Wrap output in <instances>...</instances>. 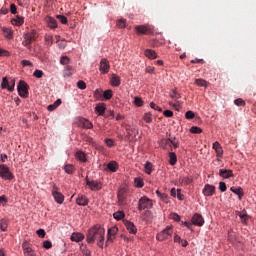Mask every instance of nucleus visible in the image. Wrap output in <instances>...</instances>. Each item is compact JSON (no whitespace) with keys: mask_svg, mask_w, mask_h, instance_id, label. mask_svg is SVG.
Listing matches in <instances>:
<instances>
[{"mask_svg":"<svg viewBox=\"0 0 256 256\" xmlns=\"http://www.w3.org/2000/svg\"><path fill=\"white\" fill-rule=\"evenodd\" d=\"M86 241L89 244L95 243L98 241V247L103 248V241H105V228L95 225L94 227L88 230Z\"/></svg>","mask_w":256,"mask_h":256,"instance_id":"obj_1","label":"nucleus"},{"mask_svg":"<svg viewBox=\"0 0 256 256\" xmlns=\"http://www.w3.org/2000/svg\"><path fill=\"white\" fill-rule=\"evenodd\" d=\"M173 238V226H167L156 236L157 241H171Z\"/></svg>","mask_w":256,"mask_h":256,"instance_id":"obj_2","label":"nucleus"},{"mask_svg":"<svg viewBox=\"0 0 256 256\" xmlns=\"http://www.w3.org/2000/svg\"><path fill=\"white\" fill-rule=\"evenodd\" d=\"M169 97L174 100L169 102L171 107H174L177 111L181 108V102L178 99H181V94L177 91V89H173L169 93Z\"/></svg>","mask_w":256,"mask_h":256,"instance_id":"obj_3","label":"nucleus"},{"mask_svg":"<svg viewBox=\"0 0 256 256\" xmlns=\"http://www.w3.org/2000/svg\"><path fill=\"white\" fill-rule=\"evenodd\" d=\"M137 35H153L155 29L152 25H137L134 28Z\"/></svg>","mask_w":256,"mask_h":256,"instance_id":"obj_4","label":"nucleus"},{"mask_svg":"<svg viewBox=\"0 0 256 256\" xmlns=\"http://www.w3.org/2000/svg\"><path fill=\"white\" fill-rule=\"evenodd\" d=\"M35 39H37V32H35V30L27 32L24 34V40L22 42V45L24 47H27L28 50L31 51V44L33 43V41H35Z\"/></svg>","mask_w":256,"mask_h":256,"instance_id":"obj_5","label":"nucleus"},{"mask_svg":"<svg viewBox=\"0 0 256 256\" xmlns=\"http://www.w3.org/2000/svg\"><path fill=\"white\" fill-rule=\"evenodd\" d=\"M153 207V201L149 199L147 196H143L138 201V210L145 211L147 209H151Z\"/></svg>","mask_w":256,"mask_h":256,"instance_id":"obj_6","label":"nucleus"},{"mask_svg":"<svg viewBox=\"0 0 256 256\" xmlns=\"http://www.w3.org/2000/svg\"><path fill=\"white\" fill-rule=\"evenodd\" d=\"M0 177L6 181H11L15 176H13V173H11L7 165L0 164Z\"/></svg>","mask_w":256,"mask_h":256,"instance_id":"obj_7","label":"nucleus"},{"mask_svg":"<svg viewBox=\"0 0 256 256\" xmlns=\"http://www.w3.org/2000/svg\"><path fill=\"white\" fill-rule=\"evenodd\" d=\"M17 91L20 97H23L24 99H27V97H29V85H27L25 81L20 80L17 86Z\"/></svg>","mask_w":256,"mask_h":256,"instance_id":"obj_8","label":"nucleus"},{"mask_svg":"<svg viewBox=\"0 0 256 256\" xmlns=\"http://www.w3.org/2000/svg\"><path fill=\"white\" fill-rule=\"evenodd\" d=\"M127 193H128V190H127L126 187L120 188L118 190L117 197H118V204L119 205H126V203H127Z\"/></svg>","mask_w":256,"mask_h":256,"instance_id":"obj_9","label":"nucleus"},{"mask_svg":"<svg viewBox=\"0 0 256 256\" xmlns=\"http://www.w3.org/2000/svg\"><path fill=\"white\" fill-rule=\"evenodd\" d=\"M57 189V186L54 185L52 190V197H54V201H56L58 205H63V201H65V196L61 192H58Z\"/></svg>","mask_w":256,"mask_h":256,"instance_id":"obj_10","label":"nucleus"},{"mask_svg":"<svg viewBox=\"0 0 256 256\" xmlns=\"http://www.w3.org/2000/svg\"><path fill=\"white\" fill-rule=\"evenodd\" d=\"M86 185L91 189V191H101L103 185L101 182L95 181V180H89V177L86 176Z\"/></svg>","mask_w":256,"mask_h":256,"instance_id":"obj_11","label":"nucleus"},{"mask_svg":"<svg viewBox=\"0 0 256 256\" xmlns=\"http://www.w3.org/2000/svg\"><path fill=\"white\" fill-rule=\"evenodd\" d=\"M22 249H23L24 256H37V254L35 253V250H33V248L31 247V243L27 241H24L22 243Z\"/></svg>","mask_w":256,"mask_h":256,"instance_id":"obj_12","label":"nucleus"},{"mask_svg":"<svg viewBox=\"0 0 256 256\" xmlns=\"http://www.w3.org/2000/svg\"><path fill=\"white\" fill-rule=\"evenodd\" d=\"M110 69L111 65L109 64V60H107L106 58H102L100 61L99 71L103 73V75H107Z\"/></svg>","mask_w":256,"mask_h":256,"instance_id":"obj_13","label":"nucleus"},{"mask_svg":"<svg viewBox=\"0 0 256 256\" xmlns=\"http://www.w3.org/2000/svg\"><path fill=\"white\" fill-rule=\"evenodd\" d=\"M191 223L197 227H203V225H205V219H203L201 214L196 213L192 216Z\"/></svg>","mask_w":256,"mask_h":256,"instance_id":"obj_14","label":"nucleus"},{"mask_svg":"<svg viewBox=\"0 0 256 256\" xmlns=\"http://www.w3.org/2000/svg\"><path fill=\"white\" fill-rule=\"evenodd\" d=\"M216 188L211 184H206L202 190L205 197H213L215 195Z\"/></svg>","mask_w":256,"mask_h":256,"instance_id":"obj_15","label":"nucleus"},{"mask_svg":"<svg viewBox=\"0 0 256 256\" xmlns=\"http://www.w3.org/2000/svg\"><path fill=\"white\" fill-rule=\"evenodd\" d=\"M78 126L81 127L82 129H93V123H91V121L85 118L79 119Z\"/></svg>","mask_w":256,"mask_h":256,"instance_id":"obj_16","label":"nucleus"},{"mask_svg":"<svg viewBox=\"0 0 256 256\" xmlns=\"http://www.w3.org/2000/svg\"><path fill=\"white\" fill-rule=\"evenodd\" d=\"M118 231H119V228H117V226H113L112 228H109L107 233V241L113 242L115 239V235H117Z\"/></svg>","mask_w":256,"mask_h":256,"instance_id":"obj_17","label":"nucleus"},{"mask_svg":"<svg viewBox=\"0 0 256 256\" xmlns=\"http://www.w3.org/2000/svg\"><path fill=\"white\" fill-rule=\"evenodd\" d=\"M76 203L80 207H86V205H89V199L87 198V196L79 194L76 199Z\"/></svg>","mask_w":256,"mask_h":256,"instance_id":"obj_18","label":"nucleus"},{"mask_svg":"<svg viewBox=\"0 0 256 256\" xmlns=\"http://www.w3.org/2000/svg\"><path fill=\"white\" fill-rule=\"evenodd\" d=\"M124 225L129 233L132 235H135L137 233V227H135V224L131 221H125Z\"/></svg>","mask_w":256,"mask_h":256,"instance_id":"obj_19","label":"nucleus"},{"mask_svg":"<svg viewBox=\"0 0 256 256\" xmlns=\"http://www.w3.org/2000/svg\"><path fill=\"white\" fill-rule=\"evenodd\" d=\"M110 84L112 87H119L121 85V77L117 74H112L110 78Z\"/></svg>","mask_w":256,"mask_h":256,"instance_id":"obj_20","label":"nucleus"},{"mask_svg":"<svg viewBox=\"0 0 256 256\" xmlns=\"http://www.w3.org/2000/svg\"><path fill=\"white\" fill-rule=\"evenodd\" d=\"M12 25H15L16 27H21L23 23H25V17L16 15L15 18L11 20Z\"/></svg>","mask_w":256,"mask_h":256,"instance_id":"obj_21","label":"nucleus"},{"mask_svg":"<svg viewBox=\"0 0 256 256\" xmlns=\"http://www.w3.org/2000/svg\"><path fill=\"white\" fill-rule=\"evenodd\" d=\"M117 169H119V164L116 161H111L107 164L106 171H111V173H116Z\"/></svg>","mask_w":256,"mask_h":256,"instance_id":"obj_22","label":"nucleus"},{"mask_svg":"<svg viewBox=\"0 0 256 256\" xmlns=\"http://www.w3.org/2000/svg\"><path fill=\"white\" fill-rule=\"evenodd\" d=\"M219 175L220 177H223V179H229L230 177H233V170L220 169Z\"/></svg>","mask_w":256,"mask_h":256,"instance_id":"obj_23","label":"nucleus"},{"mask_svg":"<svg viewBox=\"0 0 256 256\" xmlns=\"http://www.w3.org/2000/svg\"><path fill=\"white\" fill-rule=\"evenodd\" d=\"M212 149L216 151L217 157H223V147H221V144H219V142H214Z\"/></svg>","mask_w":256,"mask_h":256,"instance_id":"obj_24","label":"nucleus"},{"mask_svg":"<svg viewBox=\"0 0 256 256\" xmlns=\"http://www.w3.org/2000/svg\"><path fill=\"white\" fill-rule=\"evenodd\" d=\"M107 107L105 106V103H99L95 107V111L98 115L103 116L105 115Z\"/></svg>","mask_w":256,"mask_h":256,"instance_id":"obj_25","label":"nucleus"},{"mask_svg":"<svg viewBox=\"0 0 256 256\" xmlns=\"http://www.w3.org/2000/svg\"><path fill=\"white\" fill-rule=\"evenodd\" d=\"M46 23L50 29H57V20L55 18L51 16L46 17Z\"/></svg>","mask_w":256,"mask_h":256,"instance_id":"obj_26","label":"nucleus"},{"mask_svg":"<svg viewBox=\"0 0 256 256\" xmlns=\"http://www.w3.org/2000/svg\"><path fill=\"white\" fill-rule=\"evenodd\" d=\"M3 35L5 39H13V29L7 28V27H2Z\"/></svg>","mask_w":256,"mask_h":256,"instance_id":"obj_27","label":"nucleus"},{"mask_svg":"<svg viewBox=\"0 0 256 256\" xmlns=\"http://www.w3.org/2000/svg\"><path fill=\"white\" fill-rule=\"evenodd\" d=\"M230 191H232V193H234L235 195H238L239 199H243V195H245L243 193V188H241V187H237V188L231 187Z\"/></svg>","mask_w":256,"mask_h":256,"instance_id":"obj_28","label":"nucleus"},{"mask_svg":"<svg viewBox=\"0 0 256 256\" xmlns=\"http://www.w3.org/2000/svg\"><path fill=\"white\" fill-rule=\"evenodd\" d=\"M85 239V235L81 233H73L71 235V241H75L76 243H79V241H83Z\"/></svg>","mask_w":256,"mask_h":256,"instance_id":"obj_29","label":"nucleus"},{"mask_svg":"<svg viewBox=\"0 0 256 256\" xmlns=\"http://www.w3.org/2000/svg\"><path fill=\"white\" fill-rule=\"evenodd\" d=\"M76 159L82 163H87V154H85L83 151H78L76 152Z\"/></svg>","mask_w":256,"mask_h":256,"instance_id":"obj_30","label":"nucleus"},{"mask_svg":"<svg viewBox=\"0 0 256 256\" xmlns=\"http://www.w3.org/2000/svg\"><path fill=\"white\" fill-rule=\"evenodd\" d=\"M144 55L145 57H148V59H157V53L151 49H146Z\"/></svg>","mask_w":256,"mask_h":256,"instance_id":"obj_31","label":"nucleus"},{"mask_svg":"<svg viewBox=\"0 0 256 256\" xmlns=\"http://www.w3.org/2000/svg\"><path fill=\"white\" fill-rule=\"evenodd\" d=\"M73 75V66L67 65L63 72V77H71Z\"/></svg>","mask_w":256,"mask_h":256,"instance_id":"obj_32","label":"nucleus"},{"mask_svg":"<svg viewBox=\"0 0 256 256\" xmlns=\"http://www.w3.org/2000/svg\"><path fill=\"white\" fill-rule=\"evenodd\" d=\"M62 103L61 99H57L53 104L48 105L47 109L48 111H55L57 107H59Z\"/></svg>","mask_w":256,"mask_h":256,"instance_id":"obj_33","label":"nucleus"},{"mask_svg":"<svg viewBox=\"0 0 256 256\" xmlns=\"http://www.w3.org/2000/svg\"><path fill=\"white\" fill-rule=\"evenodd\" d=\"M144 185H145V183L143 182V178L136 177L134 179V187H137L138 189H141V188H143Z\"/></svg>","mask_w":256,"mask_h":256,"instance_id":"obj_34","label":"nucleus"},{"mask_svg":"<svg viewBox=\"0 0 256 256\" xmlns=\"http://www.w3.org/2000/svg\"><path fill=\"white\" fill-rule=\"evenodd\" d=\"M64 171L65 173H67L68 175H73V173H75V166L71 165V164H66L64 166Z\"/></svg>","mask_w":256,"mask_h":256,"instance_id":"obj_35","label":"nucleus"},{"mask_svg":"<svg viewBox=\"0 0 256 256\" xmlns=\"http://www.w3.org/2000/svg\"><path fill=\"white\" fill-rule=\"evenodd\" d=\"M176 163H177V154H175V152H170L169 153V164L176 165Z\"/></svg>","mask_w":256,"mask_h":256,"instance_id":"obj_36","label":"nucleus"},{"mask_svg":"<svg viewBox=\"0 0 256 256\" xmlns=\"http://www.w3.org/2000/svg\"><path fill=\"white\" fill-rule=\"evenodd\" d=\"M144 171L147 175H151L153 171V164H151V162H146L144 165Z\"/></svg>","mask_w":256,"mask_h":256,"instance_id":"obj_37","label":"nucleus"},{"mask_svg":"<svg viewBox=\"0 0 256 256\" xmlns=\"http://www.w3.org/2000/svg\"><path fill=\"white\" fill-rule=\"evenodd\" d=\"M113 217L116 219V221H121V219H125V212L117 211L113 214Z\"/></svg>","mask_w":256,"mask_h":256,"instance_id":"obj_38","label":"nucleus"},{"mask_svg":"<svg viewBox=\"0 0 256 256\" xmlns=\"http://www.w3.org/2000/svg\"><path fill=\"white\" fill-rule=\"evenodd\" d=\"M195 85H197L198 87H207L209 83L206 80L200 78L195 80Z\"/></svg>","mask_w":256,"mask_h":256,"instance_id":"obj_39","label":"nucleus"},{"mask_svg":"<svg viewBox=\"0 0 256 256\" xmlns=\"http://www.w3.org/2000/svg\"><path fill=\"white\" fill-rule=\"evenodd\" d=\"M126 131L128 137H135V135H137V129H135V127H128Z\"/></svg>","mask_w":256,"mask_h":256,"instance_id":"obj_40","label":"nucleus"},{"mask_svg":"<svg viewBox=\"0 0 256 256\" xmlns=\"http://www.w3.org/2000/svg\"><path fill=\"white\" fill-rule=\"evenodd\" d=\"M156 194L162 199V201H164V203H169V197L167 194L161 193L159 190L156 191Z\"/></svg>","mask_w":256,"mask_h":256,"instance_id":"obj_41","label":"nucleus"},{"mask_svg":"<svg viewBox=\"0 0 256 256\" xmlns=\"http://www.w3.org/2000/svg\"><path fill=\"white\" fill-rule=\"evenodd\" d=\"M7 227H9V223L7 222V220H0V230L5 232L7 231Z\"/></svg>","mask_w":256,"mask_h":256,"instance_id":"obj_42","label":"nucleus"},{"mask_svg":"<svg viewBox=\"0 0 256 256\" xmlns=\"http://www.w3.org/2000/svg\"><path fill=\"white\" fill-rule=\"evenodd\" d=\"M103 97H104V99H106V101H109V99H111V97H113V90H111V89L105 90L103 92Z\"/></svg>","mask_w":256,"mask_h":256,"instance_id":"obj_43","label":"nucleus"},{"mask_svg":"<svg viewBox=\"0 0 256 256\" xmlns=\"http://www.w3.org/2000/svg\"><path fill=\"white\" fill-rule=\"evenodd\" d=\"M116 25H117V27H119V29H125V27L127 25V20L120 19L117 21Z\"/></svg>","mask_w":256,"mask_h":256,"instance_id":"obj_44","label":"nucleus"},{"mask_svg":"<svg viewBox=\"0 0 256 256\" xmlns=\"http://www.w3.org/2000/svg\"><path fill=\"white\" fill-rule=\"evenodd\" d=\"M190 133L199 135L200 133H203V130L201 128L197 127V126H192L190 128Z\"/></svg>","mask_w":256,"mask_h":256,"instance_id":"obj_45","label":"nucleus"},{"mask_svg":"<svg viewBox=\"0 0 256 256\" xmlns=\"http://www.w3.org/2000/svg\"><path fill=\"white\" fill-rule=\"evenodd\" d=\"M145 123H151L153 121V115L151 113H146L143 116Z\"/></svg>","mask_w":256,"mask_h":256,"instance_id":"obj_46","label":"nucleus"},{"mask_svg":"<svg viewBox=\"0 0 256 256\" xmlns=\"http://www.w3.org/2000/svg\"><path fill=\"white\" fill-rule=\"evenodd\" d=\"M71 59L68 56H62L60 59L61 65H69Z\"/></svg>","mask_w":256,"mask_h":256,"instance_id":"obj_47","label":"nucleus"},{"mask_svg":"<svg viewBox=\"0 0 256 256\" xmlns=\"http://www.w3.org/2000/svg\"><path fill=\"white\" fill-rule=\"evenodd\" d=\"M134 105H136V107H143V99H141L140 97H135Z\"/></svg>","mask_w":256,"mask_h":256,"instance_id":"obj_48","label":"nucleus"},{"mask_svg":"<svg viewBox=\"0 0 256 256\" xmlns=\"http://www.w3.org/2000/svg\"><path fill=\"white\" fill-rule=\"evenodd\" d=\"M1 87L3 89H9V80L7 79V77H4L2 79Z\"/></svg>","mask_w":256,"mask_h":256,"instance_id":"obj_49","label":"nucleus"},{"mask_svg":"<svg viewBox=\"0 0 256 256\" xmlns=\"http://www.w3.org/2000/svg\"><path fill=\"white\" fill-rule=\"evenodd\" d=\"M94 97H95V99H101V97H103V90L96 89L94 91Z\"/></svg>","mask_w":256,"mask_h":256,"instance_id":"obj_50","label":"nucleus"},{"mask_svg":"<svg viewBox=\"0 0 256 256\" xmlns=\"http://www.w3.org/2000/svg\"><path fill=\"white\" fill-rule=\"evenodd\" d=\"M107 147H115V141L111 138H107L104 140Z\"/></svg>","mask_w":256,"mask_h":256,"instance_id":"obj_51","label":"nucleus"},{"mask_svg":"<svg viewBox=\"0 0 256 256\" xmlns=\"http://www.w3.org/2000/svg\"><path fill=\"white\" fill-rule=\"evenodd\" d=\"M8 91L10 92L15 91V79H11L9 81Z\"/></svg>","mask_w":256,"mask_h":256,"instance_id":"obj_52","label":"nucleus"},{"mask_svg":"<svg viewBox=\"0 0 256 256\" xmlns=\"http://www.w3.org/2000/svg\"><path fill=\"white\" fill-rule=\"evenodd\" d=\"M185 118L188 120L195 119V113L193 111L189 110L185 113Z\"/></svg>","mask_w":256,"mask_h":256,"instance_id":"obj_53","label":"nucleus"},{"mask_svg":"<svg viewBox=\"0 0 256 256\" xmlns=\"http://www.w3.org/2000/svg\"><path fill=\"white\" fill-rule=\"evenodd\" d=\"M45 41H46L47 45L49 47H51V45H53V36H51V35L45 36Z\"/></svg>","mask_w":256,"mask_h":256,"instance_id":"obj_54","label":"nucleus"},{"mask_svg":"<svg viewBox=\"0 0 256 256\" xmlns=\"http://www.w3.org/2000/svg\"><path fill=\"white\" fill-rule=\"evenodd\" d=\"M77 87H78V89H87V84H85V81H82V80H79L78 82H77Z\"/></svg>","mask_w":256,"mask_h":256,"instance_id":"obj_55","label":"nucleus"},{"mask_svg":"<svg viewBox=\"0 0 256 256\" xmlns=\"http://www.w3.org/2000/svg\"><path fill=\"white\" fill-rule=\"evenodd\" d=\"M57 19H59L60 23H62V25H67V17L63 16V15H57Z\"/></svg>","mask_w":256,"mask_h":256,"instance_id":"obj_56","label":"nucleus"},{"mask_svg":"<svg viewBox=\"0 0 256 256\" xmlns=\"http://www.w3.org/2000/svg\"><path fill=\"white\" fill-rule=\"evenodd\" d=\"M219 190L221 191V193H225V191H227V184H225V182H220Z\"/></svg>","mask_w":256,"mask_h":256,"instance_id":"obj_57","label":"nucleus"},{"mask_svg":"<svg viewBox=\"0 0 256 256\" xmlns=\"http://www.w3.org/2000/svg\"><path fill=\"white\" fill-rule=\"evenodd\" d=\"M34 77H36L37 79H41V77H43V71L42 70H35L33 73Z\"/></svg>","mask_w":256,"mask_h":256,"instance_id":"obj_58","label":"nucleus"},{"mask_svg":"<svg viewBox=\"0 0 256 256\" xmlns=\"http://www.w3.org/2000/svg\"><path fill=\"white\" fill-rule=\"evenodd\" d=\"M21 65H23L24 67H33V62L29 60H22Z\"/></svg>","mask_w":256,"mask_h":256,"instance_id":"obj_59","label":"nucleus"},{"mask_svg":"<svg viewBox=\"0 0 256 256\" xmlns=\"http://www.w3.org/2000/svg\"><path fill=\"white\" fill-rule=\"evenodd\" d=\"M234 103L237 105V107H243V105H245V102L241 98L236 99Z\"/></svg>","mask_w":256,"mask_h":256,"instance_id":"obj_60","label":"nucleus"},{"mask_svg":"<svg viewBox=\"0 0 256 256\" xmlns=\"http://www.w3.org/2000/svg\"><path fill=\"white\" fill-rule=\"evenodd\" d=\"M43 247H44V249H51L53 247V244L51 243V241L46 240L43 243Z\"/></svg>","mask_w":256,"mask_h":256,"instance_id":"obj_61","label":"nucleus"},{"mask_svg":"<svg viewBox=\"0 0 256 256\" xmlns=\"http://www.w3.org/2000/svg\"><path fill=\"white\" fill-rule=\"evenodd\" d=\"M36 233H37L38 237H40L41 239H43L46 235L44 229H39V230L36 231Z\"/></svg>","mask_w":256,"mask_h":256,"instance_id":"obj_62","label":"nucleus"},{"mask_svg":"<svg viewBox=\"0 0 256 256\" xmlns=\"http://www.w3.org/2000/svg\"><path fill=\"white\" fill-rule=\"evenodd\" d=\"M235 239V232L233 230L228 231V240L233 241Z\"/></svg>","mask_w":256,"mask_h":256,"instance_id":"obj_63","label":"nucleus"},{"mask_svg":"<svg viewBox=\"0 0 256 256\" xmlns=\"http://www.w3.org/2000/svg\"><path fill=\"white\" fill-rule=\"evenodd\" d=\"M191 183V178L184 177L182 178V185H189Z\"/></svg>","mask_w":256,"mask_h":256,"instance_id":"obj_64","label":"nucleus"}]
</instances>
